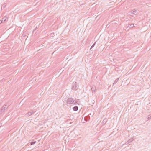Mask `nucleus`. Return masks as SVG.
<instances>
[{
  "label": "nucleus",
  "mask_w": 151,
  "mask_h": 151,
  "mask_svg": "<svg viewBox=\"0 0 151 151\" xmlns=\"http://www.w3.org/2000/svg\"><path fill=\"white\" fill-rule=\"evenodd\" d=\"M78 88V86L77 85L76 82H74L73 83L72 89L74 90H77Z\"/></svg>",
  "instance_id": "obj_1"
},
{
  "label": "nucleus",
  "mask_w": 151,
  "mask_h": 151,
  "mask_svg": "<svg viewBox=\"0 0 151 151\" xmlns=\"http://www.w3.org/2000/svg\"><path fill=\"white\" fill-rule=\"evenodd\" d=\"M74 102V100L73 98H70L67 99L66 101V103L67 104H70L73 103Z\"/></svg>",
  "instance_id": "obj_2"
},
{
  "label": "nucleus",
  "mask_w": 151,
  "mask_h": 151,
  "mask_svg": "<svg viewBox=\"0 0 151 151\" xmlns=\"http://www.w3.org/2000/svg\"><path fill=\"white\" fill-rule=\"evenodd\" d=\"M8 106H7V105L5 104L2 107L1 109L0 110V114H1L2 112H3L4 110L8 108Z\"/></svg>",
  "instance_id": "obj_3"
},
{
  "label": "nucleus",
  "mask_w": 151,
  "mask_h": 151,
  "mask_svg": "<svg viewBox=\"0 0 151 151\" xmlns=\"http://www.w3.org/2000/svg\"><path fill=\"white\" fill-rule=\"evenodd\" d=\"M84 120L86 122L89 121L90 119V117L89 116H87L84 118Z\"/></svg>",
  "instance_id": "obj_4"
},
{
  "label": "nucleus",
  "mask_w": 151,
  "mask_h": 151,
  "mask_svg": "<svg viewBox=\"0 0 151 151\" xmlns=\"http://www.w3.org/2000/svg\"><path fill=\"white\" fill-rule=\"evenodd\" d=\"M73 109L74 111H76L78 109V107L77 106H75L73 108Z\"/></svg>",
  "instance_id": "obj_5"
},
{
  "label": "nucleus",
  "mask_w": 151,
  "mask_h": 151,
  "mask_svg": "<svg viewBox=\"0 0 151 151\" xmlns=\"http://www.w3.org/2000/svg\"><path fill=\"white\" fill-rule=\"evenodd\" d=\"M35 113V112H34L33 111L31 110L29 112L28 114L29 115V116H30L32 114H34Z\"/></svg>",
  "instance_id": "obj_6"
},
{
  "label": "nucleus",
  "mask_w": 151,
  "mask_h": 151,
  "mask_svg": "<svg viewBox=\"0 0 151 151\" xmlns=\"http://www.w3.org/2000/svg\"><path fill=\"white\" fill-rule=\"evenodd\" d=\"M91 90L93 92H95L96 90V88L95 86L92 87L91 88Z\"/></svg>",
  "instance_id": "obj_7"
},
{
  "label": "nucleus",
  "mask_w": 151,
  "mask_h": 151,
  "mask_svg": "<svg viewBox=\"0 0 151 151\" xmlns=\"http://www.w3.org/2000/svg\"><path fill=\"white\" fill-rule=\"evenodd\" d=\"M107 120L106 119H104L102 123L103 124V125H104L105 124Z\"/></svg>",
  "instance_id": "obj_8"
},
{
  "label": "nucleus",
  "mask_w": 151,
  "mask_h": 151,
  "mask_svg": "<svg viewBox=\"0 0 151 151\" xmlns=\"http://www.w3.org/2000/svg\"><path fill=\"white\" fill-rule=\"evenodd\" d=\"M78 99H76L74 100V102L73 103L74 104H78Z\"/></svg>",
  "instance_id": "obj_9"
},
{
  "label": "nucleus",
  "mask_w": 151,
  "mask_h": 151,
  "mask_svg": "<svg viewBox=\"0 0 151 151\" xmlns=\"http://www.w3.org/2000/svg\"><path fill=\"white\" fill-rule=\"evenodd\" d=\"M133 140V139H129L126 143H127V144H128L129 143L131 142Z\"/></svg>",
  "instance_id": "obj_10"
},
{
  "label": "nucleus",
  "mask_w": 151,
  "mask_h": 151,
  "mask_svg": "<svg viewBox=\"0 0 151 151\" xmlns=\"http://www.w3.org/2000/svg\"><path fill=\"white\" fill-rule=\"evenodd\" d=\"M119 78H117L115 81H114V83H113V85H114L118 81H119Z\"/></svg>",
  "instance_id": "obj_11"
},
{
  "label": "nucleus",
  "mask_w": 151,
  "mask_h": 151,
  "mask_svg": "<svg viewBox=\"0 0 151 151\" xmlns=\"http://www.w3.org/2000/svg\"><path fill=\"white\" fill-rule=\"evenodd\" d=\"M6 6V3H4L1 6V9L2 8H4Z\"/></svg>",
  "instance_id": "obj_12"
},
{
  "label": "nucleus",
  "mask_w": 151,
  "mask_h": 151,
  "mask_svg": "<svg viewBox=\"0 0 151 151\" xmlns=\"http://www.w3.org/2000/svg\"><path fill=\"white\" fill-rule=\"evenodd\" d=\"M134 25L133 24H129V28H132L134 27Z\"/></svg>",
  "instance_id": "obj_13"
},
{
  "label": "nucleus",
  "mask_w": 151,
  "mask_h": 151,
  "mask_svg": "<svg viewBox=\"0 0 151 151\" xmlns=\"http://www.w3.org/2000/svg\"><path fill=\"white\" fill-rule=\"evenodd\" d=\"M136 12V10H132L131 11V13H132L133 14H134Z\"/></svg>",
  "instance_id": "obj_14"
},
{
  "label": "nucleus",
  "mask_w": 151,
  "mask_h": 151,
  "mask_svg": "<svg viewBox=\"0 0 151 151\" xmlns=\"http://www.w3.org/2000/svg\"><path fill=\"white\" fill-rule=\"evenodd\" d=\"M7 19H8V18H7V17H4L2 19V20H3V21H4V22H5V21H6V20Z\"/></svg>",
  "instance_id": "obj_15"
},
{
  "label": "nucleus",
  "mask_w": 151,
  "mask_h": 151,
  "mask_svg": "<svg viewBox=\"0 0 151 151\" xmlns=\"http://www.w3.org/2000/svg\"><path fill=\"white\" fill-rule=\"evenodd\" d=\"M36 142V141H32L30 142V144L31 145H32L34 144Z\"/></svg>",
  "instance_id": "obj_16"
},
{
  "label": "nucleus",
  "mask_w": 151,
  "mask_h": 151,
  "mask_svg": "<svg viewBox=\"0 0 151 151\" xmlns=\"http://www.w3.org/2000/svg\"><path fill=\"white\" fill-rule=\"evenodd\" d=\"M96 42H95L93 44V45H92V46H91L90 49H92L93 47H94L95 45Z\"/></svg>",
  "instance_id": "obj_17"
},
{
  "label": "nucleus",
  "mask_w": 151,
  "mask_h": 151,
  "mask_svg": "<svg viewBox=\"0 0 151 151\" xmlns=\"http://www.w3.org/2000/svg\"><path fill=\"white\" fill-rule=\"evenodd\" d=\"M151 115L150 114L148 116V119H151Z\"/></svg>",
  "instance_id": "obj_18"
},
{
  "label": "nucleus",
  "mask_w": 151,
  "mask_h": 151,
  "mask_svg": "<svg viewBox=\"0 0 151 151\" xmlns=\"http://www.w3.org/2000/svg\"><path fill=\"white\" fill-rule=\"evenodd\" d=\"M3 21V20H0V24Z\"/></svg>",
  "instance_id": "obj_19"
},
{
  "label": "nucleus",
  "mask_w": 151,
  "mask_h": 151,
  "mask_svg": "<svg viewBox=\"0 0 151 151\" xmlns=\"http://www.w3.org/2000/svg\"><path fill=\"white\" fill-rule=\"evenodd\" d=\"M2 124L1 123H0V127L1 126Z\"/></svg>",
  "instance_id": "obj_20"
}]
</instances>
